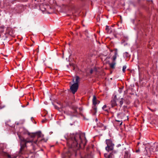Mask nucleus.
Here are the masks:
<instances>
[{
    "instance_id": "nucleus-29",
    "label": "nucleus",
    "mask_w": 158,
    "mask_h": 158,
    "mask_svg": "<svg viewBox=\"0 0 158 158\" xmlns=\"http://www.w3.org/2000/svg\"><path fill=\"white\" fill-rule=\"evenodd\" d=\"M48 140V139H45L44 138H43L41 140H40L39 141V142L41 141H44V142H46Z\"/></svg>"
},
{
    "instance_id": "nucleus-42",
    "label": "nucleus",
    "mask_w": 158,
    "mask_h": 158,
    "mask_svg": "<svg viewBox=\"0 0 158 158\" xmlns=\"http://www.w3.org/2000/svg\"><path fill=\"white\" fill-rule=\"evenodd\" d=\"M95 121H96V122H97L98 121V118H96L95 119Z\"/></svg>"
},
{
    "instance_id": "nucleus-11",
    "label": "nucleus",
    "mask_w": 158,
    "mask_h": 158,
    "mask_svg": "<svg viewBox=\"0 0 158 158\" xmlns=\"http://www.w3.org/2000/svg\"><path fill=\"white\" fill-rule=\"evenodd\" d=\"M75 78V81H74V79L73 78L72 80L73 82L74 83V84L79 85L80 81V77L78 76H76Z\"/></svg>"
},
{
    "instance_id": "nucleus-22",
    "label": "nucleus",
    "mask_w": 158,
    "mask_h": 158,
    "mask_svg": "<svg viewBox=\"0 0 158 158\" xmlns=\"http://www.w3.org/2000/svg\"><path fill=\"white\" fill-rule=\"evenodd\" d=\"M106 30L107 31V33H110L112 32L111 30L110 31V29L109 28V27L108 26H106Z\"/></svg>"
},
{
    "instance_id": "nucleus-19",
    "label": "nucleus",
    "mask_w": 158,
    "mask_h": 158,
    "mask_svg": "<svg viewBox=\"0 0 158 158\" xmlns=\"http://www.w3.org/2000/svg\"><path fill=\"white\" fill-rule=\"evenodd\" d=\"M113 154L112 152L110 153L109 154H105L104 156L106 158H112Z\"/></svg>"
},
{
    "instance_id": "nucleus-26",
    "label": "nucleus",
    "mask_w": 158,
    "mask_h": 158,
    "mask_svg": "<svg viewBox=\"0 0 158 158\" xmlns=\"http://www.w3.org/2000/svg\"><path fill=\"white\" fill-rule=\"evenodd\" d=\"M79 114H80L82 117H83V119L84 120L86 119L85 117L84 116V115L82 114V113H81V112H80L79 113H78V114L77 115H78ZM77 117H78V115H77Z\"/></svg>"
},
{
    "instance_id": "nucleus-14",
    "label": "nucleus",
    "mask_w": 158,
    "mask_h": 158,
    "mask_svg": "<svg viewBox=\"0 0 158 158\" xmlns=\"http://www.w3.org/2000/svg\"><path fill=\"white\" fill-rule=\"evenodd\" d=\"M130 154L129 151H125L124 158H130Z\"/></svg>"
},
{
    "instance_id": "nucleus-33",
    "label": "nucleus",
    "mask_w": 158,
    "mask_h": 158,
    "mask_svg": "<svg viewBox=\"0 0 158 158\" xmlns=\"http://www.w3.org/2000/svg\"><path fill=\"white\" fill-rule=\"evenodd\" d=\"M121 113H118L117 114V116L118 118H120L121 119H122V118L120 116V114H121Z\"/></svg>"
},
{
    "instance_id": "nucleus-34",
    "label": "nucleus",
    "mask_w": 158,
    "mask_h": 158,
    "mask_svg": "<svg viewBox=\"0 0 158 158\" xmlns=\"http://www.w3.org/2000/svg\"><path fill=\"white\" fill-rule=\"evenodd\" d=\"M69 65L70 66H72L73 67V69H75L74 64L73 63H69Z\"/></svg>"
},
{
    "instance_id": "nucleus-3",
    "label": "nucleus",
    "mask_w": 158,
    "mask_h": 158,
    "mask_svg": "<svg viewBox=\"0 0 158 158\" xmlns=\"http://www.w3.org/2000/svg\"><path fill=\"white\" fill-rule=\"evenodd\" d=\"M72 103L73 102L71 101H69L66 102V105L73 110V111H69V114L72 117H77V115L78 114V112L77 110L78 107L72 105Z\"/></svg>"
},
{
    "instance_id": "nucleus-21",
    "label": "nucleus",
    "mask_w": 158,
    "mask_h": 158,
    "mask_svg": "<svg viewBox=\"0 0 158 158\" xmlns=\"http://www.w3.org/2000/svg\"><path fill=\"white\" fill-rule=\"evenodd\" d=\"M116 64L115 62H112L111 63H109V64L110 65V67L112 69H114L115 68L114 65Z\"/></svg>"
},
{
    "instance_id": "nucleus-7",
    "label": "nucleus",
    "mask_w": 158,
    "mask_h": 158,
    "mask_svg": "<svg viewBox=\"0 0 158 158\" xmlns=\"http://www.w3.org/2000/svg\"><path fill=\"white\" fill-rule=\"evenodd\" d=\"M78 87V85L73 83L70 87V89L73 94H75L77 92Z\"/></svg>"
},
{
    "instance_id": "nucleus-13",
    "label": "nucleus",
    "mask_w": 158,
    "mask_h": 158,
    "mask_svg": "<svg viewBox=\"0 0 158 158\" xmlns=\"http://www.w3.org/2000/svg\"><path fill=\"white\" fill-rule=\"evenodd\" d=\"M139 9H144L146 11H148L149 8L146 5L144 4L143 2L141 4V5L139 7Z\"/></svg>"
},
{
    "instance_id": "nucleus-28",
    "label": "nucleus",
    "mask_w": 158,
    "mask_h": 158,
    "mask_svg": "<svg viewBox=\"0 0 158 158\" xmlns=\"http://www.w3.org/2000/svg\"><path fill=\"white\" fill-rule=\"evenodd\" d=\"M125 56L127 58H128L130 56V55L127 52H125Z\"/></svg>"
},
{
    "instance_id": "nucleus-15",
    "label": "nucleus",
    "mask_w": 158,
    "mask_h": 158,
    "mask_svg": "<svg viewBox=\"0 0 158 158\" xmlns=\"http://www.w3.org/2000/svg\"><path fill=\"white\" fill-rule=\"evenodd\" d=\"M0 154L2 156H7L9 158H11V156L10 155L8 154L6 152L3 151H2V152H1V153H0Z\"/></svg>"
},
{
    "instance_id": "nucleus-40",
    "label": "nucleus",
    "mask_w": 158,
    "mask_h": 158,
    "mask_svg": "<svg viewBox=\"0 0 158 158\" xmlns=\"http://www.w3.org/2000/svg\"><path fill=\"white\" fill-rule=\"evenodd\" d=\"M4 27V26H2L1 27V28H2V29H3Z\"/></svg>"
},
{
    "instance_id": "nucleus-45",
    "label": "nucleus",
    "mask_w": 158,
    "mask_h": 158,
    "mask_svg": "<svg viewBox=\"0 0 158 158\" xmlns=\"http://www.w3.org/2000/svg\"><path fill=\"white\" fill-rule=\"evenodd\" d=\"M110 58V57H108H108H106V59H109V58Z\"/></svg>"
},
{
    "instance_id": "nucleus-30",
    "label": "nucleus",
    "mask_w": 158,
    "mask_h": 158,
    "mask_svg": "<svg viewBox=\"0 0 158 158\" xmlns=\"http://www.w3.org/2000/svg\"><path fill=\"white\" fill-rule=\"evenodd\" d=\"M115 121L116 122H121V123L120 124V126H121L122 125L123 122L122 120H117L115 119Z\"/></svg>"
},
{
    "instance_id": "nucleus-44",
    "label": "nucleus",
    "mask_w": 158,
    "mask_h": 158,
    "mask_svg": "<svg viewBox=\"0 0 158 158\" xmlns=\"http://www.w3.org/2000/svg\"><path fill=\"white\" fill-rule=\"evenodd\" d=\"M97 21H98V20H100V18H97Z\"/></svg>"
},
{
    "instance_id": "nucleus-38",
    "label": "nucleus",
    "mask_w": 158,
    "mask_h": 158,
    "mask_svg": "<svg viewBox=\"0 0 158 158\" xmlns=\"http://www.w3.org/2000/svg\"><path fill=\"white\" fill-rule=\"evenodd\" d=\"M79 109L80 110V112H81V111L82 110V108H81V107L79 108Z\"/></svg>"
},
{
    "instance_id": "nucleus-24",
    "label": "nucleus",
    "mask_w": 158,
    "mask_h": 158,
    "mask_svg": "<svg viewBox=\"0 0 158 158\" xmlns=\"http://www.w3.org/2000/svg\"><path fill=\"white\" fill-rule=\"evenodd\" d=\"M85 157L86 158H93V156L91 154H88Z\"/></svg>"
},
{
    "instance_id": "nucleus-18",
    "label": "nucleus",
    "mask_w": 158,
    "mask_h": 158,
    "mask_svg": "<svg viewBox=\"0 0 158 158\" xmlns=\"http://www.w3.org/2000/svg\"><path fill=\"white\" fill-rule=\"evenodd\" d=\"M102 109L108 113H109L110 108L107 107L106 105H104L102 107Z\"/></svg>"
},
{
    "instance_id": "nucleus-4",
    "label": "nucleus",
    "mask_w": 158,
    "mask_h": 158,
    "mask_svg": "<svg viewBox=\"0 0 158 158\" xmlns=\"http://www.w3.org/2000/svg\"><path fill=\"white\" fill-rule=\"evenodd\" d=\"M22 133L24 134H28L31 138H34L36 136H37V139L41 137V131H39L35 133H31L29 132L27 130H23Z\"/></svg>"
},
{
    "instance_id": "nucleus-17",
    "label": "nucleus",
    "mask_w": 158,
    "mask_h": 158,
    "mask_svg": "<svg viewBox=\"0 0 158 158\" xmlns=\"http://www.w3.org/2000/svg\"><path fill=\"white\" fill-rule=\"evenodd\" d=\"M98 100L97 99V98L95 95H94L93 97V98L92 100L93 104V105H95L97 104V102Z\"/></svg>"
},
{
    "instance_id": "nucleus-36",
    "label": "nucleus",
    "mask_w": 158,
    "mask_h": 158,
    "mask_svg": "<svg viewBox=\"0 0 158 158\" xmlns=\"http://www.w3.org/2000/svg\"><path fill=\"white\" fill-rule=\"evenodd\" d=\"M93 69H90V73L91 74H92L93 73Z\"/></svg>"
},
{
    "instance_id": "nucleus-6",
    "label": "nucleus",
    "mask_w": 158,
    "mask_h": 158,
    "mask_svg": "<svg viewBox=\"0 0 158 158\" xmlns=\"http://www.w3.org/2000/svg\"><path fill=\"white\" fill-rule=\"evenodd\" d=\"M152 153H154L155 152L158 151V143H155L149 148Z\"/></svg>"
},
{
    "instance_id": "nucleus-12",
    "label": "nucleus",
    "mask_w": 158,
    "mask_h": 158,
    "mask_svg": "<svg viewBox=\"0 0 158 158\" xmlns=\"http://www.w3.org/2000/svg\"><path fill=\"white\" fill-rule=\"evenodd\" d=\"M20 141L21 143H23V142H32V141H28L26 139H25L23 136H22L21 135H18Z\"/></svg>"
},
{
    "instance_id": "nucleus-37",
    "label": "nucleus",
    "mask_w": 158,
    "mask_h": 158,
    "mask_svg": "<svg viewBox=\"0 0 158 158\" xmlns=\"http://www.w3.org/2000/svg\"><path fill=\"white\" fill-rule=\"evenodd\" d=\"M96 102H97V104H99L100 102V101L98 100Z\"/></svg>"
},
{
    "instance_id": "nucleus-39",
    "label": "nucleus",
    "mask_w": 158,
    "mask_h": 158,
    "mask_svg": "<svg viewBox=\"0 0 158 158\" xmlns=\"http://www.w3.org/2000/svg\"><path fill=\"white\" fill-rule=\"evenodd\" d=\"M139 149H138L137 150H136V152H139Z\"/></svg>"
},
{
    "instance_id": "nucleus-43",
    "label": "nucleus",
    "mask_w": 158,
    "mask_h": 158,
    "mask_svg": "<svg viewBox=\"0 0 158 158\" xmlns=\"http://www.w3.org/2000/svg\"><path fill=\"white\" fill-rule=\"evenodd\" d=\"M94 69L95 71H97V69H96V68L94 67Z\"/></svg>"
},
{
    "instance_id": "nucleus-9",
    "label": "nucleus",
    "mask_w": 158,
    "mask_h": 158,
    "mask_svg": "<svg viewBox=\"0 0 158 158\" xmlns=\"http://www.w3.org/2000/svg\"><path fill=\"white\" fill-rule=\"evenodd\" d=\"M28 143V142H25L20 143V145L21 147L19 152V153L22 154V151H23V150L26 147L27 143Z\"/></svg>"
},
{
    "instance_id": "nucleus-35",
    "label": "nucleus",
    "mask_w": 158,
    "mask_h": 158,
    "mask_svg": "<svg viewBox=\"0 0 158 158\" xmlns=\"http://www.w3.org/2000/svg\"><path fill=\"white\" fill-rule=\"evenodd\" d=\"M47 120V119H43L42 121V123H45Z\"/></svg>"
},
{
    "instance_id": "nucleus-52",
    "label": "nucleus",
    "mask_w": 158,
    "mask_h": 158,
    "mask_svg": "<svg viewBox=\"0 0 158 158\" xmlns=\"http://www.w3.org/2000/svg\"><path fill=\"white\" fill-rule=\"evenodd\" d=\"M149 109L151 110H152L151 109H150V108H149Z\"/></svg>"
},
{
    "instance_id": "nucleus-16",
    "label": "nucleus",
    "mask_w": 158,
    "mask_h": 158,
    "mask_svg": "<svg viewBox=\"0 0 158 158\" xmlns=\"http://www.w3.org/2000/svg\"><path fill=\"white\" fill-rule=\"evenodd\" d=\"M97 127H99L103 128H102V130H104L106 129V127L105 126H104L103 125L102 123H97Z\"/></svg>"
},
{
    "instance_id": "nucleus-27",
    "label": "nucleus",
    "mask_w": 158,
    "mask_h": 158,
    "mask_svg": "<svg viewBox=\"0 0 158 158\" xmlns=\"http://www.w3.org/2000/svg\"><path fill=\"white\" fill-rule=\"evenodd\" d=\"M126 65L123 66V73H125L126 71Z\"/></svg>"
},
{
    "instance_id": "nucleus-49",
    "label": "nucleus",
    "mask_w": 158,
    "mask_h": 158,
    "mask_svg": "<svg viewBox=\"0 0 158 158\" xmlns=\"http://www.w3.org/2000/svg\"><path fill=\"white\" fill-rule=\"evenodd\" d=\"M139 144V142H138L137 143V145H138Z\"/></svg>"
},
{
    "instance_id": "nucleus-20",
    "label": "nucleus",
    "mask_w": 158,
    "mask_h": 158,
    "mask_svg": "<svg viewBox=\"0 0 158 158\" xmlns=\"http://www.w3.org/2000/svg\"><path fill=\"white\" fill-rule=\"evenodd\" d=\"M92 108L94 110V111L93 112V115H95L97 112V107L96 106V105H95V106L94 105V106L92 107Z\"/></svg>"
},
{
    "instance_id": "nucleus-31",
    "label": "nucleus",
    "mask_w": 158,
    "mask_h": 158,
    "mask_svg": "<svg viewBox=\"0 0 158 158\" xmlns=\"http://www.w3.org/2000/svg\"><path fill=\"white\" fill-rule=\"evenodd\" d=\"M30 141H32V142H31V143H35V144H37V143L38 141V139H37L35 141H34V140L33 139L32 140H30Z\"/></svg>"
},
{
    "instance_id": "nucleus-47",
    "label": "nucleus",
    "mask_w": 158,
    "mask_h": 158,
    "mask_svg": "<svg viewBox=\"0 0 158 158\" xmlns=\"http://www.w3.org/2000/svg\"><path fill=\"white\" fill-rule=\"evenodd\" d=\"M151 2H152V3H151V5H152V4H153V2H152V0H151Z\"/></svg>"
},
{
    "instance_id": "nucleus-25",
    "label": "nucleus",
    "mask_w": 158,
    "mask_h": 158,
    "mask_svg": "<svg viewBox=\"0 0 158 158\" xmlns=\"http://www.w3.org/2000/svg\"><path fill=\"white\" fill-rule=\"evenodd\" d=\"M124 87L123 86H121V88H119L118 91L120 93H121L122 92V90L123 88Z\"/></svg>"
},
{
    "instance_id": "nucleus-54",
    "label": "nucleus",
    "mask_w": 158,
    "mask_h": 158,
    "mask_svg": "<svg viewBox=\"0 0 158 158\" xmlns=\"http://www.w3.org/2000/svg\"><path fill=\"white\" fill-rule=\"evenodd\" d=\"M35 0V1H36L37 0Z\"/></svg>"
},
{
    "instance_id": "nucleus-51",
    "label": "nucleus",
    "mask_w": 158,
    "mask_h": 158,
    "mask_svg": "<svg viewBox=\"0 0 158 158\" xmlns=\"http://www.w3.org/2000/svg\"><path fill=\"white\" fill-rule=\"evenodd\" d=\"M110 52H113V50H110Z\"/></svg>"
},
{
    "instance_id": "nucleus-10",
    "label": "nucleus",
    "mask_w": 158,
    "mask_h": 158,
    "mask_svg": "<svg viewBox=\"0 0 158 158\" xmlns=\"http://www.w3.org/2000/svg\"><path fill=\"white\" fill-rule=\"evenodd\" d=\"M152 153V152L149 148L146 147L145 148V151H144V154L145 155L149 156Z\"/></svg>"
},
{
    "instance_id": "nucleus-1",
    "label": "nucleus",
    "mask_w": 158,
    "mask_h": 158,
    "mask_svg": "<svg viewBox=\"0 0 158 158\" xmlns=\"http://www.w3.org/2000/svg\"><path fill=\"white\" fill-rule=\"evenodd\" d=\"M67 145L69 147V150L64 155V157L72 158L80 156L81 158H86L81 156L80 148L86 145L87 141L85 137L83 140L81 138L80 133L71 135L67 139Z\"/></svg>"
},
{
    "instance_id": "nucleus-23",
    "label": "nucleus",
    "mask_w": 158,
    "mask_h": 158,
    "mask_svg": "<svg viewBox=\"0 0 158 158\" xmlns=\"http://www.w3.org/2000/svg\"><path fill=\"white\" fill-rule=\"evenodd\" d=\"M116 57H117V55H114L113 56V57L112 58V59L113 60L112 62H115L116 59Z\"/></svg>"
},
{
    "instance_id": "nucleus-32",
    "label": "nucleus",
    "mask_w": 158,
    "mask_h": 158,
    "mask_svg": "<svg viewBox=\"0 0 158 158\" xmlns=\"http://www.w3.org/2000/svg\"><path fill=\"white\" fill-rule=\"evenodd\" d=\"M114 51H115L114 55H117V49L116 48H114Z\"/></svg>"
},
{
    "instance_id": "nucleus-53",
    "label": "nucleus",
    "mask_w": 158,
    "mask_h": 158,
    "mask_svg": "<svg viewBox=\"0 0 158 158\" xmlns=\"http://www.w3.org/2000/svg\"><path fill=\"white\" fill-rule=\"evenodd\" d=\"M22 106L23 107H24V106Z\"/></svg>"
},
{
    "instance_id": "nucleus-50",
    "label": "nucleus",
    "mask_w": 158,
    "mask_h": 158,
    "mask_svg": "<svg viewBox=\"0 0 158 158\" xmlns=\"http://www.w3.org/2000/svg\"><path fill=\"white\" fill-rule=\"evenodd\" d=\"M29 104V102H27V105H28Z\"/></svg>"
},
{
    "instance_id": "nucleus-2",
    "label": "nucleus",
    "mask_w": 158,
    "mask_h": 158,
    "mask_svg": "<svg viewBox=\"0 0 158 158\" xmlns=\"http://www.w3.org/2000/svg\"><path fill=\"white\" fill-rule=\"evenodd\" d=\"M118 102L119 103V106L121 107L122 106L123 104L124 103L127 105H129L130 102L129 100L125 98H117V95H114V97L110 101V103L112 107H115V106H117L118 104L116 102Z\"/></svg>"
},
{
    "instance_id": "nucleus-46",
    "label": "nucleus",
    "mask_w": 158,
    "mask_h": 158,
    "mask_svg": "<svg viewBox=\"0 0 158 158\" xmlns=\"http://www.w3.org/2000/svg\"><path fill=\"white\" fill-rule=\"evenodd\" d=\"M123 107L124 108H125L127 107V106L124 105L123 106Z\"/></svg>"
},
{
    "instance_id": "nucleus-41",
    "label": "nucleus",
    "mask_w": 158,
    "mask_h": 158,
    "mask_svg": "<svg viewBox=\"0 0 158 158\" xmlns=\"http://www.w3.org/2000/svg\"><path fill=\"white\" fill-rule=\"evenodd\" d=\"M70 33L72 35H73V33L72 32L70 31Z\"/></svg>"
},
{
    "instance_id": "nucleus-8",
    "label": "nucleus",
    "mask_w": 158,
    "mask_h": 158,
    "mask_svg": "<svg viewBox=\"0 0 158 158\" xmlns=\"http://www.w3.org/2000/svg\"><path fill=\"white\" fill-rule=\"evenodd\" d=\"M144 1V0H136L135 2H131V4L134 7L137 6L139 7Z\"/></svg>"
},
{
    "instance_id": "nucleus-48",
    "label": "nucleus",
    "mask_w": 158,
    "mask_h": 158,
    "mask_svg": "<svg viewBox=\"0 0 158 158\" xmlns=\"http://www.w3.org/2000/svg\"><path fill=\"white\" fill-rule=\"evenodd\" d=\"M76 35H78V33H77V32H76Z\"/></svg>"
},
{
    "instance_id": "nucleus-5",
    "label": "nucleus",
    "mask_w": 158,
    "mask_h": 158,
    "mask_svg": "<svg viewBox=\"0 0 158 158\" xmlns=\"http://www.w3.org/2000/svg\"><path fill=\"white\" fill-rule=\"evenodd\" d=\"M106 144L107 146L106 147V150L108 152L112 151L114 149V144L112 142L111 139H107L106 140Z\"/></svg>"
}]
</instances>
